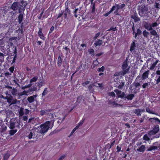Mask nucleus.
<instances>
[{"label": "nucleus", "instance_id": "nucleus-35", "mask_svg": "<svg viewBox=\"0 0 160 160\" xmlns=\"http://www.w3.org/2000/svg\"><path fill=\"white\" fill-rule=\"evenodd\" d=\"M143 138L144 140L147 141H148L150 140L149 137L147 134L145 135L143 137Z\"/></svg>", "mask_w": 160, "mask_h": 160}, {"label": "nucleus", "instance_id": "nucleus-36", "mask_svg": "<svg viewBox=\"0 0 160 160\" xmlns=\"http://www.w3.org/2000/svg\"><path fill=\"white\" fill-rule=\"evenodd\" d=\"M146 111L147 112H148V113H151V114H155V113H153L152 111H151L150 109L148 108H147L146 109Z\"/></svg>", "mask_w": 160, "mask_h": 160}, {"label": "nucleus", "instance_id": "nucleus-62", "mask_svg": "<svg viewBox=\"0 0 160 160\" xmlns=\"http://www.w3.org/2000/svg\"><path fill=\"white\" fill-rule=\"evenodd\" d=\"M119 7L120 9L122 8H123L125 6V5L124 4H122L120 5H119Z\"/></svg>", "mask_w": 160, "mask_h": 160}, {"label": "nucleus", "instance_id": "nucleus-22", "mask_svg": "<svg viewBox=\"0 0 160 160\" xmlns=\"http://www.w3.org/2000/svg\"><path fill=\"white\" fill-rule=\"evenodd\" d=\"M38 79V77H33L32 79H31L30 80V84H29V86H31L32 85V84L31 83L33 82H35L37 81Z\"/></svg>", "mask_w": 160, "mask_h": 160}, {"label": "nucleus", "instance_id": "nucleus-58", "mask_svg": "<svg viewBox=\"0 0 160 160\" xmlns=\"http://www.w3.org/2000/svg\"><path fill=\"white\" fill-rule=\"evenodd\" d=\"M78 8L76 9L74 11L75 16L76 18L78 17V16L76 14V12L78 11Z\"/></svg>", "mask_w": 160, "mask_h": 160}, {"label": "nucleus", "instance_id": "nucleus-64", "mask_svg": "<svg viewBox=\"0 0 160 160\" xmlns=\"http://www.w3.org/2000/svg\"><path fill=\"white\" fill-rule=\"evenodd\" d=\"M81 46L82 47V48H84V47H86L87 46V45L85 44H82L81 45Z\"/></svg>", "mask_w": 160, "mask_h": 160}, {"label": "nucleus", "instance_id": "nucleus-12", "mask_svg": "<svg viewBox=\"0 0 160 160\" xmlns=\"http://www.w3.org/2000/svg\"><path fill=\"white\" fill-rule=\"evenodd\" d=\"M150 33L151 35L157 38L158 37V35L155 30L152 29Z\"/></svg>", "mask_w": 160, "mask_h": 160}, {"label": "nucleus", "instance_id": "nucleus-23", "mask_svg": "<svg viewBox=\"0 0 160 160\" xmlns=\"http://www.w3.org/2000/svg\"><path fill=\"white\" fill-rule=\"evenodd\" d=\"M134 97V95L133 94H131L128 95L126 97L125 96V98H126L127 99L129 100H132Z\"/></svg>", "mask_w": 160, "mask_h": 160}, {"label": "nucleus", "instance_id": "nucleus-55", "mask_svg": "<svg viewBox=\"0 0 160 160\" xmlns=\"http://www.w3.org/2000/svg\"><path fill=\"white\" fill-rule=\"evenodd\" d=\"M116 10V8L115 7V6H113L112 7V8L111 9V10L110 11V12H112L114 10Z\"/></svg>", "mask_w": 160, "mask_h": 160}, {"label": "nucleus", "instance_id": "nucleus-27", "mask_svg": "<svg viewBox=\"0 0 160 160\" xmlns=\"http://www.w3.org/2000/svg\"><path fill=\"white\" fill-rule=\"evenodd\" d=\"M135 47V43L134 42H133L131 44V46L130 48V51H132L134 50Z\"/></svg>", "mask_w": 160, "mask_h": 160}, {"label": "nucleus", "instance_id": "nucleus-43", "mask_svg": "<svg viewBox=\"0 0 160 160\" xmlns=\"http://www.w3.org/2000/svg\"><path fill=\"white\" fill-rule=\"evenodd\" d=\"M47 88H45L42 93V96H45L47 94Z\"/></svg>", "mask_w": 160, "mask_h": 160}, {"label": "nucleus", "instance_id": "nucleus-56", "mask_svg": "<svg viewBox=\"0 0 160 160\" xmlns=\"http://www.w3.org/2000/svg\"><path fill=\"white\" fill-rule=\"evenodd\" d=\"M160 82V76H159L156 80V83H158Z\"/></svg>", "mask_w": 160, "mask_h": 160}, {"label": "nucleus", "instance_id": "nucleus-61", "mask_svg": "<svg viewBox=\"0 0 160 160\" xmlns=\"http://www.w3.org/2000/svg\"><path fill=\"white\" fill-rule=\"evenodd\" d=\"M121 148L120 147H119L118 146L117 147V152H119V151H120V150H121Z\"/></svg>", "mask_w": 160, "mask_h": 160}, {"label": "nucleus", "instance_id": "nucleus-7", "mask_svg": "<svg viewBox=\"0 0 160 160\" xmlns=\"http://www.w3.org/2000/svg\"><path fill=\"white\" fill-rule=\"evenodd\" d=\"M144 27L148 31H150L152 30V28L151 27V24L150 23H148L145 22L144 23Z\"/></svg>", "mask_w": 160, "mask_h": 160}, {"label": "nucleus", "instance_id": "nucleus-9", "mask_svg": "<svg viewBox=\"0 0 160 160\" xmlns=\"http://www.w3.org/2000/svg\"><path fill=\"white\" fill-rule=\"evenodd\" d=\"M37 96L36 95L30 96L28 98L27 100L29 103H31L34 101L35 99Z\"/></svg>", "mask_w": 160, "mask_h": 160}, {"label": "nucleus", "instance_id": "nucleus-34", "mask_svg": "<svg viewBox=\"0 0 160 160\" xmlns=\"http://www.w3.org/2000/svg\"><path fill=\"white\" fill-rule=\"evenodd\" d=\"M131 17L134 19V21L135 22L138 21L140 20L138 18L135 16H132Z\"/></svg>", "mask_w": 160, "mask_h": 160}, {"label": "nucleus", "instance_id": "nucleus-49", "mask_svg": "<svg viewBox=\"0 0 160 160\" xmlns=\"http://www.w3.org/2000/svg\"><path fill=\"white\" fill-rule=\"evenodd\" d=\"M84 119H83L82 120V121L80 122L78 124V125L80 127V126L82 125L83 124V123L84 122Z\"/></svg>", "mask_w": 160, "mask_h": 160}, {"label": "nucleus", "instance_id": "nucleus-33", "mask_svg": "<svg viewBox=\"0 0 160 160\" xmlns=\"http://www.w3.org/2000/svg\"><path fill=\"white\" fill-rule=\"evenodd\" d=\"M102 40H98L96 42L95 44L96 45V46H99L102 45Z\"/></svg>", "mask_w": 160, "mask_h": 160}, {"label": "nucleus", "instance_id": "nucleus-45", "mask_svg": "<svg viewBox=\"0 0 160 160\" xmlns=\"http://www.w3.org/2000/svg\"><path fill=\"white\" fill-rule=\"evenodd\" d=\"M115 7L116 8V10L117 11H118V10L120 9L119 6V5L116 4L115 5Z\"/></svg>", "mask_w": 160, "mask_h": 160}, {"label": "nucleus", "instance_id": "nucleus-2", "mask_svg": "<svg viewBox=\"0 0 160 160\" xmlns=\"http://www.w3.org/2000/svg\"><path fill=\"white\" fill-rule=\"evenodd\" d=\"M138 13L140 16L141 17L147 16L148 14L150 12L148 10V8L145 6L144 5L142 4L138 7Z\"/></svg>", "mask_w": 160, "mask_h": 160}, {"label": "nucleus", "instance_id": "nucleus-25", "mask_svg": "<svg viewBox=\"0 0 160 160\" xmlns=\"http://www.w3.org/2000/svg\"><path fill=\"white\" fill-rule=\"evenodd\" d=\"M5 55L3 53H0V62H2L4 60V56Z\"/></svg>", "mask_w": 160, "mask_h": 160}, {"label": "nucleus", "instance_id": "nucleus-53", "mask_svg": "<svg viewBox=\"0 0 160 160\" xmlns=\"http://www.w3.org/2000/svg\"><path fill=\"white\" fill-rule=\"evenodd\" d=\"M44 85V82L43 81H42L39 83V87H41L42 86Z\"/></svg>", "mask_w": 160, "mask_h": 160}, {"label": "nucleus", "instance_id": "nucleus-38", "mask_svg": "<svg viewBox=\"0 0 160 160\" xmlns=\"http://www.w3.org/2000/svg\"><path fill=\"white\" fill-rule=\"evenodd\" d=\"M104 69H105L104 67V66H102L101 68H99L98 70L99 72H103L104 71Z\"/></svg>", "mask_w": 160, "mask_h": 160}, {"label": "nucleus", "instance_id": "nucleus-13", "mask_svg": "<svg viewBox=\"0 0 160 160\" xmlns=\"http://www.w3.org/2000/svg\"><path fill=\"white\" fill-rule=\"evenodd\" d=\"M154 6L156 8L155 11L158 12L160 8V2H156Z\"/></svg>", "mask_w": 160, "mask_h": 160}, {"label": "nucleus", "instance_id": "nucleus-41", "mask_svg": "<svg viewBox=\"0 0 160 160\" xmlns=\"http://www.w3.org/2000/svg\"><path fill=\"white\" fill-rule=\"evenodd\" d=\"M88 52H89V53H90L91 55H93L94 54V51L93 49H90L89 50Z\"/></svg>", "mask_w": 160, "mask_h": 160}, {"label": "nucleus", "instance_id": "nucleus-16", "mask_svg": "<svg viewBox=\"0 0 160 160\" xmlns=\"http://www.w3.org/2000/svg\"><path fill=\"white\" fill-rule=\"evenodd\" d=\"M159 62V60H157L155 62H153L152 63L151 66L150 68V70H153L154 68L155 67L156 65L157 64L158 62Z\"/></svg>", "mask_w": 160, "mask_h": 160}, {"label": "nucleus", "instance_id": "nucleus-15", "mask_svg": "<svg viewBox=\"0 0 160 160\" xmlns=\"http://www.w3.org/2000/svg\"><path fill=\"white\" fill-rule=\"evenodd\" d=\"M38 34L40 38L44 40V37L42 32V30L40 28H39V30L38 32Z\"/></svg>", "mask_w": 160, "mask_h": 160}, {"label": "nucleus", "instance_id": "nucleus-40", "mask_svg": "<svg viewBox=\"0 0 160 160\" xmlns=\"http://www.w3.org/2000/svg\"><path fill=\"white\" fill-rule=\"evenodd\" d=\"M151 25L152 28V27H155L158 26V24L157 22H155L151 24Z\"/></svg>", "mask_w": 160, "mask_h": 160}, {"label": "nucleus", "instance_id": "nucleus-21", "mask_svg": "<svg viewBox=\"0 0 160 160\" xmlns=\"http://www.w3.org/2000/svg\"><path fill=\"white\" fill-rule=\"evenodd\" d=\"M149 121L151 122H153L154 121L160 122L159 119L156 118H150L149 119Z\"/></svg>", "mask_w": 160, "mask_h": 160}, {"label": "nucleus", "instance_id": "nucleus-8", "mask_svg": "<svg viewBox=\"0 0 160 160\" xmlns=\"http://www.w3.org/2000/svg\"><path fill=\"white\" fill-rule=\"evenodd\" d=\"M8 97L7 100L8 102L9 103H16V100H14L13 97L10 95H8Z\"/></svg>", "mask_w": 160, "mask_h": 160}, {"label": "nucleus", "instance_id": "nucleus-37", "mask_svg": "<svg viewBox=\"0 0 160 160\" xmlns=\"http://www.w3.org/2000/svg\"><path fill=\"white\" fill-rule=\"evenodd\" d=\"M142 33V31L139 29L137 30V32L135 33V37L136 38L137 36V34H140Z\"/></svg>", "mask_w": 160, "mask_h": 160}, {"label": "nucleus", "instance_id": "nucleus-17", "mask_svg": "<svg viewBox=\"0 0 160 160\" xmlns=\"http://www.w3.org/2000/svg\"><path fill=\"white\" fill-rule=\"evenodd\" d=\"M145 150V146L143 145H142L139 148L137 149L138 151L143 152Z\"/></svg>", "mask_w": 160, "mask_h": 160}, {"label": "nucleus", "instance_id": "nucleus-63", "mask_svg": "<svg viewBox=\"0 0 160 160\" xmlns=\"http://www.w3.org/2000/svg\"><path fill=\"white\" fill-rule=\"evenodd\" d=\"M140 84L139 83H137L134 84V86L136 87H138L140 86Z\"/></svg>", "mask_w": 160, "mask_h": 160}, {"label": "nucleus", "instance_id": "nucleus-46", "mask_svg": "<svg viewBox=\"0 0 160 160\" xmlns=\"http://www.w3.org/2000/svg\"><path fill=\"white\" fill-rule=\"evenodd\" d=\"M97 85H95V86H97V87H99L101 88H102V87L103 86V85L102 84H100V83H96Z\"/></svg>", "mask_w": 160, "mask_h": 160}, {"label": "nucleus", "instance_id": "nucleus-60", "mask_svg": "<svg viewBox=\"0 0 160 160\" xmlns=\"http://www.w3.org/2000/svg\"><path fill=\"white\" fill-rule=\"evenodd\" d=\"M109 30H112L113 31H115L116 30V28L112 27L110 28V29H109Z\"/></svg>", "mask_w": 160, "mask_h": 160}, {"label": "nucleus", "instance_id": "nucleus-19", "mask_svg": "<svg viewBox=\"0 0 160 160\" xmlns=\"http://www.w3.org/2000/svg\"><path fill=\"white\" fill-rule=\"evenodd\" d=\"M28 91H24L23 92L19 93L18 95L19 96H21L23 95H28V93L29 92Z\"/></svg>", "mask_w": 160, "mask_h": 160}, {"label": "nucleus", "instance_id": "nucleus-18", "mask_svg": "<svg viewBox=\"0 0 160 160\" xmlns=\"http://www.w3.org/2000/svg\"><path fill=\"white\" fill-rule=\"evenodd\" d=\"M158 148V147L155 146H150V147H148L147 149V151H151L152 150H155L156 149H157Z\"/></svg>", "mask_w": 160, "mask_h": 160}, {"label": "nucleus", "instance_id": "nucleus-54", "mask_svg": "<svg viewBox=\"0 0 160 160\" xmlns=\"http://www.w3.org/2000/svg\"><path fill=\"white\" fill-rule=\"evenodd\" d=\"M28 119V117L26 116H24L22 117V120L24 121H27Z\"/></svg>", "mask_w": 160, "mask_h": 160}, {"label": "nucleus", "instance_id": "nucleus-20", "mask_svg": "<svg viewBox=\"0 0 160 160\" xmlns=\"http://www.w3.org/2000/svg\"><path fill=\"white\" fill-rule=\"evenodd\" d=\"M148 71H147L144 72L142 76V78L143 79H145L147 78L148 75Z\"/></svg>", "mask_w": 160, "mask_h": 160}, {"label": "nucleus", "instance_id": "nucleus-10", "mask_svg": "<svg viewBox=\"0 0 160 160\" xmlns=\"http://www.w3.org/2000/svg\"><path fill=\"white\" fill-rule=\"evenodd\" d=\"M16 120L14 119H12L10 121V128L11 129H13L15 127Z\"/></svg>", "mask_w": 160, "mask_h": 160}, {"label": "nucleus", "instance_id": "nucleus-3", "mask_svg": "<svg viewBox=\"0 0 160 160\" xmlns=\"http://www.w3.org/2000/svg\"><path fill=\"white\" fill-rule=\"evenodd\" d=\"M122 68V71L120 72V74L122 76H124L125 74L128 72L130 68V66H128L127 61L123 63Z\"/></svg>", "mask_w": 160, "mask_h": 160}, {"label": "nucleus", "instance_id": "nucleus-59", "mask_svg": "<svg viewBox=\"0 0 160 160\" xmlns=\"http://www.w3.org/2000/svg\"><path fill=\"white\" fill-rule=\"evenodd\" d=\"M148 83H144L142 87L143 88H145L147 87V86H148Z\"/></svg>", "mask_w": 160, "mask_h": 160}, {"label": "nucleus", "instance_id": "nucleus-14", "mask_svg": "<svg viewBox=\"0 0 160 160\" xmlns=\"http://www.w3.org/2000/svg\"><path fill=\"white\" fill-rule=\"evenodd\" d=\"M159 127L158 126H156L151 132V133L155 134L158 132L159 130Z\"/></svg>", "mask_w": 160, "mask_h": 160}, {"label": "nucleus", "instance_id": "nucleus-24", "mask_svg": "<svg viewBox=\"0 0 160 160\" xmlns=\"http://www.w3.org/2000/svg\"><path fill=\"white\" fill-rule=\"evenodd\" d=\"M23 15L22 14H20L18 17V21L19 23H21L22 21Z\"/></svg>", "mask_w": 160, "mask_h": 160}, {"label": "nucleus", "instance_id": "nucleus-6", "mask_svg": "<svg viewBox=\"0 0 160 160\" xmlns=\"http://www.w3.org/2000/svg\"><path fill=\"white\" fill-rule=\"evenodd\" d=\"M114 91L118 97H120L122 98H125V95L123 92L118 90H115Z\"/></svg>", "mask_w": 160, "mask_h": 160}, {"label": "nucleus", "instance_id": "nucleus-42", "mask_svg": "<svg viewBox=\"0 0 160 160\" xmlns=\"http://www.w3.org/2000/svg\"><path fill=\"white\" fill-rule=\"evenodd\" d=\"M108 94L109 96L112 97H114L115 95V93L114 92H110Z\"/></svg>", "mask_w": 160, "mask_h": 160}, {"label": "nucleus", "instance_id": "nucleus-29", "mask_svg": "<svg viewBox=\"0 0 160 160\" xmlns=\"http://www.w3.org/2000/svg\"><path fill=\"white\" fill-rule=\"evenodd\" d=\"M17 131L16 129L12 130L10 131L9 134L11 135H13Z\"/></svg>", "mask_w": 160, "mask_h": 160}, {"label": "nucleus", "instance_id": "nucleus-47", "mask_svg": "<svg viewBox=\"0 0 160 160\" xmlns=\"http://www.w3.org/2000/svg\"><path fill=\"white\" fill-rule=\"evenodd\" d=\"M100 32H98L97 33H96L94 37V39H96L100 35Z\"/></svg>", "mask_w": 160, "mask_h": 160}, {"label": "nucleus", "instance_id": "nucleus-5", "mask_svg": "<svg viewBox=\"0 0 160 160\" xmlns=\"http://www.w3.org/2000/svg\"><path fill=\"white\" fill-rule=\"evenodd\" d=\"M11 8L13 10H17L18 9L19 12L20 13L21 12V9H22L21 6L20 4H19L18 2H14L13 3L11 7Z\"/></svg>", "mask_w": 160, "mask_h": 160}, {"label": "nucleus", "instance_id": "nucleus-30", "mask_svg": "<svg viewBox=\"0 0 160 160\" xmlns=\"http://www.w3.org/2000/svg\"><path fill=\"white\" fill-rule=\"evenodd\" d=\"M21 3L22 5V6H21L22 9H23L27 5V3L26 2L22 1L21 2Z\"/></svg>", "mask_w": 160, "mask_h": 160}, {"label": "nucleus", "instance_id": "nucleus-51", "mask_svg": "<svg viewBox=\"0 0 160 160\" xmlns=\"http://www.w3.org/2000/svg\"><path fill=\"white\" fill-rule=\"evenodd\" d=\"M89 82H90L89 81H86V82H83L82 83V84L83 86H84L86 85H87L89 83Z\"/></svg>", "mask_w": 160, "mask_h": 160}, {"label": "nucleus", "instance_id": "nucleus-31", "mask_svg": "<svg viewBox=\"0 0 160 160\" xmlns=\"http://www.w3.org/2000/svg\"><path fill=\"white\" fill-rule=\"evenodd\" d=\"M23 109L21 108L19 112V114L20 116H22L24 113V111H23Z\"/></svg>", "mask_w": 160, "mask_h": 160}, {"label": "nucleus", "instance_id": "nucleus-28", "mask_svg": "<svg viewBox=\"0 0 160 160\" xmlns=\"http://www.w3.org/2000/svg\"><path fill=\"white\" fill-rule=\"evenodd\" d=\"M143 35L144 37H148L149 34V33L146 30H144L142 32Z\"/></svg>", "mask_w": 160, "mask_h": 160}, {"label": "nucleus", "instance_id": "nucleus-50", "mask_svg": "<svg viewBox=\"0 0 160 160\" xmlns=\"http://www.w3.org/2000/svg\"><path fill=\"white\" fill-rule=\"evenodd\" d=\"M65 157V155H63L60 157L58 160H62Z\"/></svg>", "mask_w": 160, "mask_h": 160}, {"label": "nucleus", "instance_id": "nucleus-48", "mask_svg": "<svg viewBox=\"0 0 160 160\" xmlns=\"http://www.w3.org/2000/svg\"><path fill=\"white\" fill-rule=\"evenodd\" d=\"M17 93V90L15 89H13L12 92V94L13 95H16Z\"/></svg>", "mask_w": 160, "mask_h": 160}, {"label": "nucleus", "instance_id": "nucleus-26", "mask_svg": "<svg viewBox=\"0 0 160 160\" xmlns=\"http://www.w3.org/2000/svg\"><path fill=\"white\" fill-rule=\"evenodd\" d=\"M62 63V59L60 56H59L58 60V64L59 66H60Z\"/></svg>", "mask_w": 160, "mask_h": 160}, {"label": "nucleus", "instance_id": "nucleus-11", "mask_svg": "<svg viewBox=\"0 0 160 160\" xmlns=\"http://www.w3.org/2000/svg\"><path fill=\"white\" fill-rule=\"evenodd\" d=\"M145 111L144 109H136L135 110L134 113L138 116H141V112Z\"/></svg>", "mask_w": 160, "mask_h": 160}, {"label": "nucleus", "instance_id": "nucleus-44", "mask_svg": "<svg viewBox=\"0 0 160 160\" xmlns=\"http://www.w3.org/2000/svg\"><path fill=\"white\" fill-rule=\"evenodd\" d=\"M41 114L42 115H43L47 113V111L44 110H42L41 112Z\"/></svg>", "mask_w": 160, "mask_h": 160}, {"label": "nucleus", "instance_id": "nucleus-39", "mask_svg": "<svg viewBox=\"0 0 160 160\" xmlns=\"http://www.w3.org/2000/svg\"><path fill=\"white\" fill-rule=\"evenodd\" d=\"M124 83L123 82H122L120 83V85L118 86V88L119 89L122 88V87L124 86Z\"/></svg>", "mask_w": 160, "mask_h": 160}, {"label": "nucleus", "instance_id": "nucleus-57", "mask_svg": "<svg viewBox=\"0 0 160 160\" xmlns=\"http://www.w3.org/2000/svg\"><path fill=\"white\" fill-rule=\"evenodd\" d=\"M111 104H112V105L113 107H116V106H117V103H115V102H112V103Z\"/></svg>", "mask_w": 160, "mask_h": 160}, {"label": "nucleus", "instance_id": "nucleus-52", "mask_svg": "<svg viewBox=\"0 0 160 160\" xmlns=\"http://www.w3.org/2000/svg\"><path fill=\"white\" fill-rule=\"evenodd\" d=\"M54 27L53 26H52L50 30V31H49V33H52L53 31L54 30Z\"/></svg>", "mask_w": 160, "mask_h": 160}, {"label": "nucleus", "instance_id": "nucleus-32", "mask_svg": "<svg viewBox=\"0 0 160 160\" xmlns=\"http://www.w3.org/2000/svg\"><path fill=\"white\" fill-rule=\"evenodd\" d=\"M10 156V155L8 153H6L4 155L3 157V160H7Z\"/></svg>", "mask_w": 160, "mask_h": 160}, {"label": "nucleus", "instance_id": "nucleus-4", "mask_svg": "<svg viewBox=\"0 0 160 160\" xmlns=\"http://www.w3.org/2000/svg\"><path fill=\"white\" fill-rule=\"evenodd\" d=\"M37 130V128H34L32 130H29V132H27L26 134L27 137H28L29 139L34 138L35 137H36V134L35 133H33L35 132H38Z\"/></svg>", "mask_w": 160, "mask_h": 160}, {"label": "nucleus", "instance_id": "nucleus-1", "mask_svg": "<svg viewBox=\"0 0 160 160\" xmlns=\"http://www.w3.org/2000/svg\"><path fill=\"white\" fill-rule=\"evenodd\" d=\"M53 122L48 121L39 126L37 131L43 134H45L49 128H51L53 126Z\"/></svg>", "mask_w": 160, "mask_h": 160}]
</instances>
